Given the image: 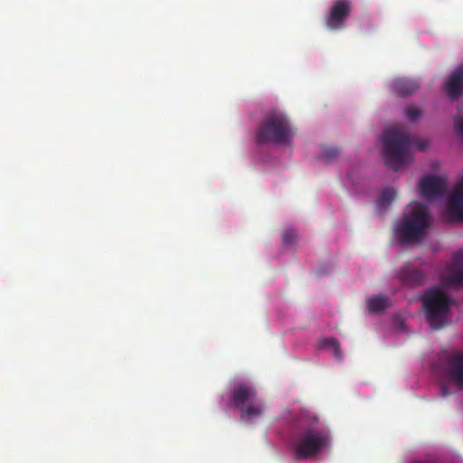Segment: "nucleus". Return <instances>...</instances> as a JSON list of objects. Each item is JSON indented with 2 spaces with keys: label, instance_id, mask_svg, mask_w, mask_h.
I'll list each match as a JSON object with an SVG mask.
<instances>
[{
  "label": "nucleus",
  "instance_id": "dca6fc26",
  "mask_svg": "<svg viewBox=\"0 0 463 463\" xmlns=\"http://www.w3.org/2000/svg\"><path fill=\"white\" fill-rule=\"evenodd\" d=\"M396 193L392 188H385L377 201L379 209L385 211L391 203L395 199Z\"/></svg>",
  "mask_w": 463,
  "mask_h": 463
},
{
  "label": "nucleus",
  "instance_id": "5701e85b",
  "mask_svg": "<svg viewBox=\"0 0 463 463\" xmlns=\"http://www.w3.org/2000/svg\"><path fill=\"white\" fill-rule=\"evenodd\" d=\"M458 184H463V176H462V179L460 180V182H458Z\"/></svg>",
  "mask_w": 463,
  "mask_h": 463
},
{
  "label": "nucleus",
  "instance_id": "6ab92c4d",
  "mask_svg": "<svg viewBox=\"0 0 463 463\" xmlns=\"http://www.w3.org/2000/svg\"><path fill=\"white\" fill-rule=\"evenodd\" d=\"M405 114L408 118H410L412 121H416L421 117L422 111L415 106H409L405 109Z\"/></svg>",
  "mask_w": 463,
  "mask_h": 463
},
{
  "label": "nucleus",
  "instance_id": "0eeeda50",
  "mask_svg": "<svg viewBox=\"0 0 463 463\" xmlns=\"http://www.w3.org/2000/svg\"><path fill=\"white\" fill-rule=\"evenodd\" d=\"M351 11L352 2L350 0H335L325 19L326 26L332 31L343 29Z\"/></svg>",
  "mask_w": 463,
  "mask_h": 463
},
{
  "label": "nucleus",
  "instance_id": "4be33fe9",
  "mask_svg": "<svg viewBox=\"0 0 463 463\" xmlns=\"http://www.w3.org/2000/svg\"><path fill=\"white\" fill-rule=\"evenodd\" d=\"M440 392H441L442 397H446V396L449 395V391L445 385L441 386Z\"/></svg>",
  "mask_w": 463,
  "mask_h": 463
},
{
  "label": "nucleus",
  "instance_id": "6e6552de",
  "mask_svg": "<svg viewBox=\"0 0 463 463\" xmlns=\"http://www.w3.org/2000/svg\"><path fill=\"white\" fill-rule=\"evenodd\" d=\"M420 189L424 198H438L446 191V181L440 176L428 175L420 180Z\"/></svg>",
  "mask_w": 463,
  "mask_h": 463
},
{
  "label": "nucleus",
  "instance_id": "a211bd4d",
  "mask_svg": "<svg viewBox=\"0 0 463 463\" xmlns=\"http://www.w3.org/2000/svg\"><path fill=\"white\" fill-rule=\"evenodd\" d=\"M340 151L337 147H325L321 156L326 162H331L337 158Z\"/></svg>",
  "mask_w": 463,
  "mask_h": 463
},
{
  "label": "nucleus",
  "instance_id": "f3484780",
  "mask_svg": "<svg viewBox=\"0 0 463 463\" xmlns=\"http://www.w3.org/2000/svg\"><path fill=\"white\" fill-rule=\"evenodd\" d=\"M322 348H331L335 357L338 360L342 358V351L339 342L334 337L323 338L319 343Z\"/></svg>",
  "mask_w": 463,
  "mask_h": 463
},
{
  "label": "nucleus",
  "instance_id": "9d476101",
  "mask_svg": "<svg viewBox=\"0 0 463 463\" xmlns=\"http://www.w3.org/2000/svg\"><path fill=\"white\" fill-rule=\"evenodd\" d=\"M447 284L451 286L463 285V254L455 253L452 257V262L447 269L445 278Z\"/></svg>",
  "mask_w": 463,
  "mask_h": 463
},
{
  "label": "nucleus",
  "instance_id": "20e7f679",
  "mask_svg": "<svg viewBox=\"0 0 463 463\" xmlns=\"http://www.w3.org/2000/svg\"><path fill=\"white\" fill-rule=\"evenodd\" d=\"M296 135L288 117L280 111H271L262 119L255 133L258 146L266 144L289 145Z\"/></svg>",
  "mask_w": 463,
  "mask_h": 463
},
{
  "label": "nucleus",
  "instance_id": "39448f33",
  "mask_svg": "<svg viewBox=\"0 0 463 463\" xmlns=\"http://www.w3.org/2000/svg\"><path fill=\"white\" fill-rule=\"evenodd\" d=\"M421 301L430 326L436 330L442 328L452 302L449 295L439 288H432L424 293Z\"/></svg>",
  "mask_w": 463,
  "mask_h": 463
},
{
  "label": "nucleus",
  "instance_id": "aec40b11",
  "mask_svg": "<svg viewBox=\"0 0 463 463\" xmlns=\"http://www.w3.org/2000/svg\"><path fill=\"white\" fill-rule=\"evenodd\" d=\"M283 242L285 244H291L297 239V233L293 230H287L282 234Z\"/></svg>",
  "mask_w": 463,
  "mask_h": 463
},
{
  "label": "nucleus",
  "instance_id": "7ed1b4c3",
  "mask_svg": "<svg viewBox=\"0 0 463 463\" xmlns=\"http://www.w3.org/2000/svg\"><path fill=\"white\" fill-rule=\"evenodd\" d=\"M430 222L431 217L425 204L419 202L411 203L395 226L397 240L402 244L419 241L430 225Z\"/></svg>",
  "mask_w": 463,
  "mask_h": 463
},
{
  "label": "nucleus",
  "instance_id": "9b49d317",
  "mask_svg": "<svg viewBox=\"0 0 463 463\" xmlns=\"http://www.w3.org/2000/svg\"><path fill=\"white\" fill-rule=\"evenodd\" d=\"M444 90L451 99L463 94V65L458 66L446 80Z\"/></svg>",
  "mask_w": 463,
  "mask_h": 463
},
{
  "label": "nucleus",
  "instance_id": "ddd939ff",
  "mask_svg": "<svg viewBox=\"0 0 463 463\" xmlns=\"http://www.w3.org/2000/svg\"><path fill=\"white\" fill-rule=\"evenodd\" d=\"M449 212L463 222V184H457L455 191L449 198Z\"/></svg>",
  "mask_w": 463,
  "mask_h": 463
},
{
  "label": "nucleus",
  "instance_id": "423d86ee",
  "mask_svg": "<svg viewBox=\"0 0 463 463\" xmlns=\"http://www.w3.org/2000/svg\"><path fill=\"white\" fill-rule=\"evenodd\" d=\"M231 397L234 407L241 411V420L247 421L262 414L263 405L257 402V392L252 387L238 383L232 390Z\"/></svg>",
  "mask_w": 463,
  "mask_h": 463
},
{
  "label": "nucleus",
  "instance_id": "f257e3e1",
  "mask_svg": "<svg viewBox=\"0 0 463 463\" xmlns=\"http://www.w3.org/2000/svg\"><path fill=\"white\" fill-rule=\"evenodd\" d=\"M331 439L328 429L321 427L319 419L308 411L299 415L291 436V448L297 460L316 457L327 447Z\"/></svg>",
  "mask_w": 463,
  "mask_h": 463
},
{
  "label": "nucleus",
  "instance_id": "1a4fd4ad",
  "mask_svg": "<svg viewBox=\"0 0 463 463\" xmlns=\"http://www.w3.org/2000/svg\"><path fill=\"white\" fill-rule=\"evenodd\" d=\"M447 373L451 381L463 390V352L456 353L449 357Z\"/></svg>",
  "mask_w": 463,
  "mask_h": 463
},
{
  "label": "nucleus",
  "instance_id": "f8f14e48",
  "mask_svg": "<svg viewBox=\"0 0 463 463\" xmlns=\"http://www.w3.org/2000/svg\"><path fill=\"white\" fill-rule=\"evenodd\" d=\"M398 278L404 285L411 288L419 287L424 283L423 273L410 265L403 267L399 271Z\"/></svg>",
  "mask_w": 463,
  "mask_h": 463
},
{
  "label": "nucleus",
  "instance_id": "2eb2a0df",
  "mask_svg": "<svg viewBox=\"0 0 463 463\" xmlns=\"http://www.w3.org/2000/svg\"><path fill=\"white\" fill-rule=\"evenodd\" d=\"M366 304L370 313H379L390 306V301L383 295H376L367 298Z\"/></svg>",
  "mask_w": 463,
  "mask_h": 463
},
{
  "label": "nucleus",
  "instance_id": "4468645a",
  "mask_svg": "<svg viewBox=\"0 0 463 463\" xmlns=\"http://www.w3.org/2000/svg\"><path fill=\"white\" fill-rule=\"evenodd\" d=\"M420 88L416 80L397 79L392 82L393 92L400 97L411 96Z\"/></svg>",
  "mask_w": 463,
  "mask_h": 463
},
{
  "label": "nucleus",
  "instance_id": "f03ea898",
  "mask_svg": "<svg viewBox=\"0 0 463 463\" xmlns=\"http://www.w3.org/2000/svg\"><path fill=\"white\" fill-rule=\"evenodd\" d=\"M382 142L385 165L393 171L411 161V147L424 150L428 146L426 141L414 140L407 132L394 127L384 130Z\"/></svg>",
  "mask_w": 463,
  "mask_h": 463
},
{
  "label": "nucleus",
  "instance_id": "412c9836",
  "mask_svg": "<svg viewBox=\"0 0 463 463\" xmlns=\"http://www.w3.org/2000/svg\"><path fill=\"white\" fill-rule=\"evenodd\" d=\"M455 124L458 134L463 138V118H457L455 120Z\"/></svg>",
  "mask_w": 463,
  "mask_h": 463
}]
</instances>
